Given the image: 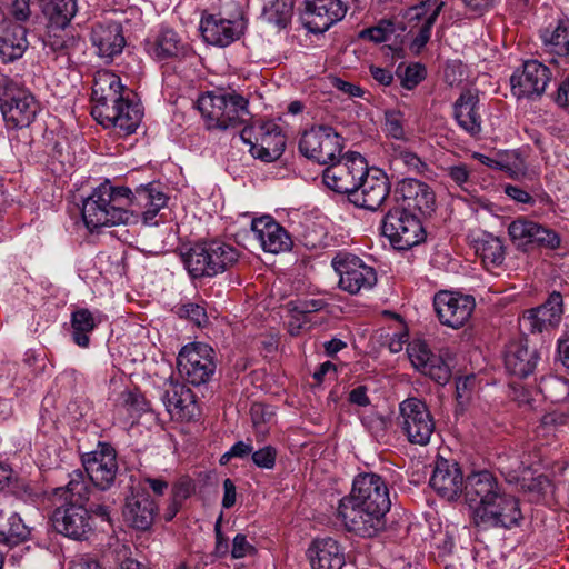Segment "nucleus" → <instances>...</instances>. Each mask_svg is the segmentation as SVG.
I'll list each match as a JSON object with an SVG mask.
<instances>
[{
	"mask_svg": "<svg viewBox=\"0 0 569 569\" xmlns=\"http://www.w3.org/2000/svg\"><path fill=\"white\" fill-rule=\"evenodd\" d=\"M407 353L412 366L422 375L441 386L450 380V367L440 356L433 355L425 341H411L407 347Z\"/></svg>",
	"mask_w": 569,
	"mask_h": 569,
	"instance_id": "24",
	"label": "nucleus"
},
{
	"mask_svg": "<svg viewBox=\"0 0 569 569\" xmlns=\"http://www.w3.org/2000/svg\"><path fill=\"white\" fill-rule=\"evenodd\" d=\"M278 451L273 446H264L251 452V460L256 467L271 470L276 466Z\"/></svg>",
	"mask_w": 569,
	"mask_h": 569,
	"instance_id": "52",
	"label": "nucleus"
},
{
	"mask_svg": "<svg viewBox=\"0 0 569 569\" xmlns=\"http://www.w3.org/2000/svg\"><path fill=\"white\" fill-rule=\"evenodd\" d=\"M503 192L515 202L522 204H535V199L528 191L519 186L506 183L502 186Z\"/></svg>",
	"mask_w": 569,
	"mask_h": 569,
	"instance_id": "60",
	"label": "nucleus"
},
{
	"mask_svg": "<svg viewBox=\"0 0 569 569\" xmlns=\"http://www.w3.org/2000/svg\"><path fill=\"white\" fill-rule=\"evenodd\" d=\"M264 19L278 28H286L292 18V2L290 0H273L263 10Z\"/></svg>",
	"mask_w": 569,
	"mask_h": 569,
	"instance_id": "46",
	"label": "nucleus"
},
{
	"mask_svg": "<svg viewBox=\"0 0 569 569\" xmlns=\"http://www.w3.org/2000/svg\"><path fill=\"white\" fill-rule=\"evenodd\" d=\"M150 54L158 61L181 60L193 54L188 42L170 28H163L150 43Z\"/></svg>",
	"mask_w": 569,
	"mask_h": 569,
	"instance_id": "35",
	"label": "nucleus"
},
{
	"mask_svg": "<svg viewBox=\"0 0 569 569\" xmlns=\"http://www.w3.org/2000/svg\"><path fill=\"white\" fill-rule=\"evenodd\" d=\"M431 488L448 501L456 500L463 492L465 480L459 465L447 459H438L430 478Z\"/></svg>",
	"mask_w": 569,
	"mask_h": 569,
	"instance_id": "29",
	"label": "nucleus"
},
{
	"mask_svg": "<svg viewBox=\"0 0 569 569\" xmlns=\"http://www.w3.org/2000/svg\"><path fill=\"white\" fill-rule=\"evenodd\" d=\"M550 69L538 60H527L510 79L511 91L517 98L540 97L551 80Z\"/></svg>",
	"mask_w": 569,
	"mask_h": 569,
	"instance_id": "18",
	"label": "nucleus"
},
{
	"mask_svg": "<svg viewBox=\"0 0 569 569\" xmlns=\"http://www.w3.org/2000/svg\"><path fill=\"white\" fill-rule=\"evenodd\" d=\"M130 91L116 73L101 70L93 79L91 114L104 128H113L119 134L133 133L142 119L138 103L129 98Z\"/></svg>",
	"mask_w": 569,
	"mask_h": 569,
	"instance_id": "2",
	"label": "nucleus"
},
{
	"mask_svg": "<svg viewBox=\"0 0 569 569\" xmlns=\"http://www.w3.org/2000/svg\"><path fill=\"white\" fill-rule=\"evenodd\" d=\"M70 40V38H67L64 30H51V28H48L46 46L51 48L53 51L64 50Z\"/></svg>",
	"mask_w": 569,
	"mask_h": 569,
	"instance_id": "61",
	"label": "nucleus"
},
{
	"mask_svg": "<svg viewBox=\"0 0 569 569\" xmlns=\"http://www.w3.org/2000/svg\"><path fill=\"white\" fill-rule=\"evenodd\" d=\"M453 118L461 130L472 138L482 132V116L477 90H463L453 103Z\"/></svg>",
	"mask_w": 569,
	"mask_h": 569,
	"instance_id": "31",
	"label": "nucleus"
},
{
	"mask_svg": "<svg viewBox=\"0 0 569 569\" xmlns=\"http://www.w3.org/2000/svg\"><path fill=\"white\" fill-rule=\"evenodd\" d=\"M31 0H12L8 8V16L6 19H11L13 22L23 24L31 17Z\"/></svg>",
	"mask_w": 569,
	"mask_h": 569,
	"instance_id": "54",
	"label": "nucleus"
},
{
	"mask_svg": "<svg viewBox=\"0 0 569 569\" xmlns=\"http://www.w3.org/2000/svg\"><path fill=\"white\" fill-rule=\"evenodd\" d=\"M241 21L229 20L210 14L201 19L200 31L206 42L218 47H227L242 34Z\"/></svg>",
	"mask_w": 569,
	"mask_h": 569,
	"instance_id": "34",
	"label": "nucleus"
},
{
	"mask_svg": "<svg viewBox=\"0 0 569 569\" xmlns=\"http://www.w3.org/2000/svg\"><path fill=\"white\" fill-rule=\"evenodd\" d=\"M462 495L477 527L510 530L523 520L519 500L488 470L470 473Z\"/></svg>",
	"mask_w": 569,
	"mask_h": 569,
	"instance_id": "1",
	"label": "nucleus"
},
{
	"mask_svg": "<svg viewBox=\"0 0 569 569\" xmlns=\"http://www.w3.org/2000/svg\"><path fill=\"white\" fill-rule=\"evenodd\" d=\"M368 163L358 152H347L336 162L332 161L322 172V182L335 192L346 193L348 199L365 173H368Z\"/></svg>",
	"mask_w": 569,
	"mask_h": 569,
	"instance_id": "9",
	"label": "nucleus"
},
{
	"mask_svg": "<svg viewBox=\"0 0 569 569\" xmlns=\"http://www.w3.org/2000/svg\"><path fill=\"white\" fill-rule=\"evenodd\" d=\"M540 390L551 402H563L569 398V381L558 376L542 379Z\"/></svg>",
	"mask_w": 569,
	"mask_h": 569,
	"instance_id": "47",
	"label": "nucleus"
},
{
	"mask_svg": "<svg viewBox=\"0 0 569 569\" xmlns=\"http://www.w3.org/2000/svg\"><path fill=\"white\" fill-rule=\"evenodd\" d=\"M347 12L341 0H307L305 26L312 33H323Z\"/></svg>",
	"mask_w": 569,
	"mask_h": 569,
	"instance_id": "27",
	"label": "nucleus"
},
{
	"mask_svg": "<svg viewBox=\"0 0 569 569\" xmlns=\"http://www.w3.org/2000/svg\"><path fill=\"white\" fill-rule=\"evenodd\" d=\"M563 315V299L553 291L545 303L526 310L520 318V327L531 333H540L559 326Z\"/></svg>",
	"mask_w": 569,
	"mask_h": 569,
	"instance_id": "22",
	"label": "nucleus"
},
{
	"mask_svg": "<svg viewBox=\"0 0 569 569\" xmlns=\"http://www.w3.org/2000/svg\"><path fill=\"white\" fill-rule=\"evenodd\" d=\"M385 120V129L390 137L397 140L405 139L403 116L399 111H386Z\"/></svg>",
	"mask_w": 569,
	"mask_h": 569,
	"instance_id": "55",
	"label": "nucleus"
},
{
	"mask_svg": "<svg viewBox=\"0 0 569 569\" xmlns=\"http://www.w3.org/2000/svg\"><path fill=\"white\" fill-rule=\"evenodd\" d=\"M426 77L425 68L419 64L408 66L401 78V86L408 90L416 88Z\"/></svg>",
	"mask_w": 569,
	"mask_h": 569,
	"instance_id": "56",
	"label": "nucleus"
},
{
	"mask_svg": "<svg viewBox=\"0 0 569 569\" xmlns=\"http://www.w3.org/2000/svg\"><path fill=\"white\" fill-rule=\"evenodd\" d=\"M193 491V481L188 477H182L174 482L171 493L172 498H174L177 501L183 502L187 498H189L192 495Z\"/></svg>",
	"mask_w": 569,
	"mask_h": 569,
	"instance_id": "59",
	"label": "nucleus"
},
{
	"mask_svg": "<svg viewBox=\"0 0 569 569\" xmlns=\"http://www.w3.org/2000/svg\"><path fill=\"white\" fill-rule=\"evenodd\" d=\"M382 233L398 250H408L426 238L420 219L406 209L393 208L382 221Z\"/></svg>",
	"mask_w": 569,
	"mask_h": 569,
	"instance_id": "11",
	"label": "nucleus"
},
{
	"mask_svg": "<svg viewBox=\"0 0 569 569\" xmlns=\"http://www.w3.org/2000/svg\"><path fill=\"white\" fill-rule=\"evenodd\" d=\"M343 499L383 513H387L391 506L386 481L371 472L358 475L353 479L350 493Z\"/></svg>",
	"mask_w": 569,
	"mask_h": 569,
	"instance_id": "16",
	"label": "nucleus"
},
{
	"mask_svg": "<svg viewBox=\"0 0 569 569\" xmlns=\"http://www.w3.org/2000/svg\"><path fill=\"white\" fill-rule=\"evenodd\" d=\"M392 33L393 24L390 21H382L375 27L363 29L359 37L375 43H380L387 41Z\"/></svg>",
	"mask_w": 569,
	"mask_h": 569,
	"instance_id": "51",
	"label": "nucleus"
},
{
	"mask_svg": "<svg viewBox=\"0 0 569 569\" xmlns=\"http://www.w3.org/2000/svg\"><path fill=\"white\" fill-rule=\"evenodd\" d=\"M81 461L87 477L96 488L108 490L114 483L118 462L111 445L99 442L93 451L82 455Z\"/></svg>",
	"mask_w": 569,
	"mask_h": 569,
	"instance_id": "15",
	"label": "nucleus"
},
{
	"mask_svg": "<svg viewBox=\"0 0 569 569\" xmlns=\"http://www.w3.org/2000/svg\"><path fill=\"white\" fill-rule=\"evenodd\" d=\"M27 32L23 24L11 19L0 22V60L3 63L13 62L23 56L29 46Z\"/></svg>",
	"mask_w": 569,
	"mask_h": 569,
	"instance_id": "36",
	"label": "nucleus"
},
{
	"mask_svg": "<svg viewBox=\"0 0 569 569\" xmlns=\"http://www.w3.org/2000/svg\"><path fill=\"white\" fill-rule=\"evenodd\" d=\"M558 353L561 363L567 370H569V326L565 329L558 340Z\"/></svg>",
	"mask_w": 569,
	"mask_h": 569,
	"instance_id": "64",
	"label": "nucleus"
},
{
	"mask_svg": "<svg viewBox=\"0 0 569 569\" xmlns=\"http://www.w3.org/2000/svg\"><path fill=\"white\" fill-rule=\"evenodd\" d=\"M376 511L343 498L338 506V516L345 528L363 538H372L386 527V513Z\"/></svg>",
	"mask_w": 569,
	"mask_h": 569,
	"instance_id": "14",
	"label": "nucleus"
},
{
	"mask_svg": "<svg viewBox=\"0 0 569 569\" xmlns=\"http://www.w3.org/2000/svg\"><path fill=\"white\" fill-rule=\"evenodd\" d=\"M331 266L339 276V288L350 295L370 290L377 283L376 270L351 253H338Z\"/></svg>",
	"mask_w": 569,
	"mask_h": 569,
	"instance_id": "12",
	"label": "nucleus"
},
{
	"mask_svg": "<svg viewBox=\"0 0 569 569\" xmlns=\"http://www.w3.org/2000/svg\"><path fill=\"white\" fill-rule=\"evenodd\" d=\"M541 39L546 50L559 57L569 56V26L559 23L553 30H543Z\"/></svg>",
	"mask_w": 569,
	"mask_h": 569,
	"instance_id": "43",
	"label": "nucleus"
},
{
	"mask_svg": "<svg viewBox=\"0 0 569 569\" xmlns=\"http://www.w3.org/2000/svg\"><path fill=\"white\" fill-rule=\"evenodd\" d=\"M167 202L168 197L160 189V186L150 182L137 187L134 191L131 190L127 207L131 208L129 212L132 217L134 213L136 216H141L144 224L157 226L158 221L156 217L160 210L167 206Z\"/></svg>",
	"mask_w": 569,
	"mask_h": 569,
	"instance_id": "23",
	"label": "nucleus"
},
{
	"mask_svg": "<svg viewBox=\"0 0 569 569\" xmlns=\"http://www.w3.org/2000/svg\"><path fill=\"white\" fill-rule=\"evenodd\" d=\"M476 386V377L473 375L460 377L456 381V398L461 407L467 406L472 397Z\"/></svg>",
	"mask_w": 569,
	"mask_h": 569,
	"instance_id": "53",
	"label": "nucleus"
},
{
	"mask_svg": "<svg viewBox=\"0 0 569 569\" xmlns=\"http://www.w3.org/2000/svg\"><path fill=\"white\" fill-rule=\"evenodd\" d=\"M131 189L112 187L109 182L101 183L83 201L82 219L88 229L94 230L104 226L127 224L132 214L127 209Z\"/></svg>",
	"mask_w": 569,
	"mask_h": 569,
	"instance_id": "3",
	"label": "nucleus"
},
{
	"mask_svg": "<svg viewBox=\"0 0 569 569\" xmlns=\"http://www.w3.org/2000/svg\"><path fill=\"white\" fill-rule=\"evenodd\" d=\"M256 551V548L248 541L246 535H236V537L232 540V548L230 551L232 559H242L247 556L254 555Z\"/></svg>",
	"mask_w": 569,
	"mask_h": 569,
	"instance_id": "57",
	"label": "nucleus"
},
{
	"mask_svg": "<svg viewBox=\"0 0 569 569\" xmlns=\"http://www.w3.org/2000/svg\"><path fill=\"white\" fill-rule=\"evenodd\" d=\"M498 469L509 483H519L525 480V475L529 472V468L520 459L517 453H502L498 456Z\"/></svg>",
	"mask_w": 569,
	"mask_h": 569,
	"instance_id": "44",
	"label": "nucleus"
},
{
	"mask_svg": "<svg viewBox=\"0 0 569 569\" xmlns=\"http://www.w3.org/2000/svg\"><path fill=\"white\" fill-rule=\"evenodd\" d=\"M158 506L148 490L141 486L132 487L126 498L123 508L124 520L134 529L146 531L151 528Z\"/></svg>",
	"mask_w": 569,
	"mask_h": 569,
	"instance_id": "25",
	"label": "nucleus"
},
{
	"mask_svg": "<svg viewBox=\"0 0 569 569\" xmlns=\"http://www.w3.org/2000/svg\"><path fill=\"white\" fill-rule=\"evenodd\" d=\"M433 306L442 325L458 329L470 319L476 301L469 295L440 291L433 298Z\"/></svg>",
	"mask_w": 569,
	"mask_h": 569,
	"instance_id": "20",
	"label": "nucleus"
},
{
	"mask_svg": "<svg viewBox=\"0 0 569 569\" xmlns=\"http://www.w3.org/2000/svg\"><path fill=\"white\" fill-rule=\"evenodd\" d=\"M540 359L536 348L529 346L528 339L520 338L506 346L503 363L507 372L516 378L525 379L532 375Z\"/></svg>",
	"mask_w": 569,
	"mask_h": 569,
	"instance_id": "28",
	"label": "nucleus"
},
{
	"mask_svg": "<svg viewBox=\"0 0 569 569\" xmlns=\"http://www.w3.org/2000/svg\"><path fill=\"white\" fill-rule=\"evenodd\" d=\"M399 425L410 443L426 446L435 432L436 422L427 403L407 398L399 405Z\"/></svg>",
	"mask_w": 569,
	"mask_h": 569,
	"instance_id": "10",
	"label": "nucleus"
},
{
	"mask_svg": "<svg viewBox=\"0 0 569 569\" xmlns=\"http://www.w3.org/2000/svg\"><path fill=\"white\" fill-rule=\"evenodd\" d=\"M178 315L180 318H186L198 327H206L209 322L204 307L198 303H183L179 307Z\"/></svg>",
	"mask_w": 569,
	"mask_h": 569,
	"instance_id": "50",
	"label": "nucleus"
},
{
	"mask_svg": "<svg viewBox=\"0 0 569 569\" xmlns=\"http://www.w3.org/2000/svg\"><path fill=\"white\" fill-rule=\"evenodd\" d=\"M216 352L207 343L193 342L184 346L177 357L180 377L192 386L207 383L216 372Z\"/></svg>",
	"mask_w": 569,
	"mask_h": 569,
	"instance_id": "8",
	"label": "nucleus"
},
{
	"mask_svg": "<svg viewBox=\"0 0 569 569\" xmlns=\"http://www.w3.org/2000/svg\"><path fill=\"white\" fill-rule=\"evenodd\" d=\"M395 161L402 163L408 171L418 174H425L430 171L429 164L412 151L399 149L395 150Z\"/></svg>",
	"mask_w": 569,
	"mask_h": 569,
	"instance_id": "49",
	"label": "nucleus"
},
{
	"mask_svg": "<svg viewBox=\"0 0 569 569\" xmlns=\"http://www.w3.org/2000/svg\"><path fill=\"white\" fill-rule=\"evenodd\" d=\"M307 555L311 569H342L346 565L345 548L331 537L313 539Z\"/></svg>",
	"mask_w": 569,
	"mask_h": 569,
	"instance_id": "32",
	"label": "nucleus"
},
{
	"mask_svg": "<svg viewBox=\"0 0 569 569\" xmlns=\"http://www.w3.org/2000/svg\"><path fill=\"white\" fill-rule=\"evenodd\" d=\"M239 259L238 250L222 241L197 243L182 254L192 278L214 277L231 268Z\"/></svg>",
	"mask_w": 569,
	"mask_h": 569,
	"instance_id": "5",
	"label": "nucleus"
},
{
	"mask_svg": "<svg viewBox=\"0 0 569 569\" xmlns=\"http://www.w3.org/2000/svg\"><path fill=\"white\" fill-rule=\"evenodd\" d=\"M445 2H437L428 0L422 2L420 7L416 8L415 18L420 19L421 14H425V19L419 27L417 34L413 37L410 48L419 52L429 41L431 36V29L436 23Z\"/></svg>",
	"mask_w": 569,
	"mask_h": 569,
	"instance_id": "41",
	"label": "nucleus"
},
{
	"mask_svg": "<svg viewBox=\"0 0 569 569\" xmlns=\"http://www.w3.org/2000/svg\"><path fill=\"white\" fill-rule=\"evenodd\" d=\"M507 232L513 247L525 253L556 250L561 244L558 232L527 217L512 220L507 227Z\"/></svg>",
	"mask_w": 569,
	"mask_h": 569,
	"instance_id": "7",
	"label": "nucleus"
},
{
	"mask_svg": "<svg viewBox=\"0 0 569 569\" xmlns=\"http://www.w3.org/2000/svg\"><path fill=\"white\" fill-rule=\"evenodd\" d=\"M250 132L251 130L244 128L240 136L246 143L250 144V153L253 158L264 162H272L282 156L286 147V137L278 124L269 122L261 126L260 136L256 142H251L247 138V134Z\"/></svg>",
	"mask_w": 569,
	"mask_h": 569,
	"instance_id": "26",
	"label": "nucleus"
},
{
	"mask_svg": "<svg viewBox=\"0 0 569 569\" xmlns=\"http://www.w3.org/2000/svg\"><path fill=\"white\" fill-rule=\"evenodd\" d=\"M96 326V319L89 309L82 308L73 311L71 315V328L74 343L81 348H87L90 343L89 335Z\"/></svg>",
	"mask_w": 569,
	"mask_h": 569,
	"instance_id": "42",
	"label": "nucleus"
},
{
	"mask_svg": "<svg viewBox=\"0 0 569 569\" xmlns=\"http://www.w3.org/2000/svg\"><path fill=\"white\" fill-rule=\"evenodd\" d=\"M31 529L20 515L10 509H0V543L17 546L30 538Z\"/></svg>",
	"mask_w": 569,
	"mask_h": 569,
	"instance_id": "38",
	"label": "nucleus"
},
{
	"mask_svg": "<svg viewBox=\"0 0 569 569\" xmlns=\"http://www.w3.org/2000/svg\"><path fill=\"white\" fill-rule=\"evenodd\" d=\"M43 16L51 30H66L78 11V0H40Z\"/></svg>",
	"mask_w": 569,
	"mask_h": 569,
	"instance_id": "39",
	"label": "nucleus"
},
{
	"mask_svg": "<svg viewBox=\"0 0 569 569\" xmlns=\"http://www.w3.org/2000/svg\"><path fill=\"white\" fill-rule=\"evenodd\" d=\"M473 248L488 270L500 267L506 259L503 241L492 233L482 232L479 234L473 240Z\"/></svg>",
	"mask_w": 569,
	"mask_h": 569,
	"instance_id": "40",
	"label": "nucleus"
},
{
	"mask_svg": "<svg viewBox=\"0 0 569 569\" xmlns=\"http://www.w3.org/2000/svg\"><path fill=\"white\" fill-rule=\"evenodd\" d=\"M0 109L7 126L17 129L29 127L40 106L23 84L7 76H0Z\"/></svg>",
	"mask_w": 569,
	"mask_h": 569,
	"instance_id": "6",
	"label": "nucleus"
},
{
	"mask_svg": "<svg viewBox=\"0 0 569 569\" xmlns=\"http://www.w3.org/2000/svg\"><path fill=\"white\" fill-rule=\"evenodd\" d=\"M395 198L400 209L418 211L422 216H430L436 208V194L431 187L413 178H405L396 184Z\"/></svg>",
	"mask_w": 569,
	"mask_h": 569,
	"instance_id": "19",
	"label": "nucleus"
},
{
	"mask_svg": "<svg viewBox=\"0 0 569 569\" xmlns=\"http://www.w3.org/2000/svg\"><path fill=\"white\" fill-rule=\"evenodd\" d=\"M69 481L66 486V492L69 495L70 502L82 505L89 501L93 493L92 488L86 479V475L81 470H74L69 475Z\"/></svg>",
	"mask_w": 569,
	"mask_h": 569,
	"instance_id": "45",
	"label": "nucleus"
},
{
	"mask_svg": "<svg viewBox=\"0 0 569 569\" xmlns=\"http://www.w3.org/2000/svg\"><path fill=\"white\" fill-rule=\"evenodd\" d=\"M51 520L57 532L74 540H84L92 532L90 512L82 505L66 503L57 508Z\"/></svg>",
	"mask_w": 569,
	"mask_h": 569,
	"instance_id": "21",
	"label": "nucleus"
},
{
	"mask_svg": "<svg viewBox=\"0 0 569 569\" xmlns=\"http://www.w3.org/2000/svg\"><path fill=\"white\" fill-rule=\"evenodd\" d=\"M445 81L450 86L455 87L460 84L465 79L463 66L458 62L447 64L445 68Z\"/></svg>",
	"mask_w": 569,
	"mask_h": 569,
	"instance_id": "62",
	"label": "nucleus"
},
{
	"mask_svg": "<svg viewBox=\"0 0 569 569\" xmlns=\"http://www.w3.org/2000/svg\"><path fill=\"white\" fill-rule=\"evenodd\" d=\"M161 399L170 415L191 418L196 408V397L190 388L180 382L166 385Z\"/></svg>",
	"mask_w": 569,
	"mask_h": 569,
	"instance_id": "37",
	"label": "nucleus"
},
{
	"mask_svg": "<svg viewBox=\"0 0 569 569\" xmlns=\"http://www.w3.org/2000/svg\"><path fill=\"white\" fill-rule=\"evenodd\" d=\"M390 193V181L388 176L379 168H368L353 190L349 201L359 208L376 211L385 202Z\"/></svg>",
	"mask_w": 569,
	"mask_h": 569,
	"instance_id": "17",
	"label": "nucleus"
},
{
	"mask_svg": "<svg viewBox=\"0 0 569 569\" xmlns=\"http://www.w3.org/2000/svg\"><path fill=\"white\" fill-rule=\"evenodd\" d=\"M222 515L219 516L214 523V550L213 556L217 558H224L229 553V542L228 538L224 537L221 529Z\"/></svg>",
	"mask_w": 569,
	"mask_h": 569,
	"instance_id": "58",
	"label": "nucleus"
},
{
	"mask_svg": "<svg viewBox=\"0 0 569 569\" xmlns=\"http://www.w3.org/2000/svg\"><path fill=\"white\" fill-rule=\"evenodd\" d=\"M448 177L460 188L466 189L465 184L468 183L470 171L466 164H457L447 168Z\"/></svg>",
	"mask_w": 569,
	"mask_h": 569,
	"instance_id": "63",
	"label": "nucleus"
},
{
	"mask_svg": "<svg viewBox=\"0 0 569 569\" xmlns=\"http://www.w3.org/2000/svg\"><path fill=\"white\" fill-rule=\"evenodd\" d=\"M251 231L266 252L278 254L292 247L290 234L270 216L253 219Z\"/></svg>",
	"mask_w": 569,
	"mask_h": 569,
	"instance_id": "30",
	"label": "nucleus"
},
{
	"mask_svg": "<svg viewBox=\"0 0 569 569\" xmlns=\"http://www.w3.org/2000/svg\"><path fill=\"white\" fill-rule=\"evenodd\" d=\"M248 106L244 97L223 89L207 91L197 100L208 129L228 130L247 123L250 119Z\"/></svg>",
	"mask_w": 569,
	"mask_h": 569,
	"instance_id": "4",
	"label": "nucleus"
},
{
	"mask_svg": "<svg viewBox=\"0 0 569 569\" xmlns=\"http://www.w3.org/2000/svg\"><path fill=\"white\" fill-rule=\"evenodd\" d=\"M9 492L24 502H36L42 496L36 485L20 478L13 479Z\"/></svg>",
	"mask_w": 569,
	"mask_h": 569,
	"instance_id": "48",
	"label": "nucleus"
},
{
	"mask_svg": "<svg viewBox=\"0 0 569 569\" xmlns=\"http://www.w3.org/2000/svg\"><path fill=\"white\" fill-rule=\"evenodd\" d=\"M91 42L100 58L111 61L126 44L121 24L114 21L96 23L91 30Z\"/></svg>",
	"mask_w": 569,
	"mask_h": 569,
	"instance_id": "33",
	"label": "nucleus"
},
{
	"mask_svg": "<svg viewBox=\"0 0 569 569\" xmlns=\"http://www.w3.org/2000/svg\"><path fill=\"white\" fill-rule=\"evenodd\" d=\"M342 138L331 127L318 126L306 130L299 140V151L306 158L327 166L342 151Z\"/></svg>",
	"mask_w": 569,
	"mask_h": 569,
	"instance_id": "13",
	"label": "nucleus"
}]
</instances>
